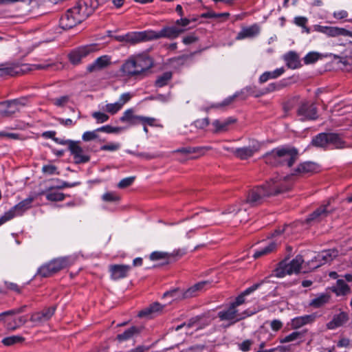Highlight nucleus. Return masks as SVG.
Instances as JSON below:
<instances>
[{"label":"nucleus","mask_w":352,"mask_h":352,"mask_svg":"<svg viewBox=\"0 0 352 352\" xmlns=\"http://www.w3.org/2000/svg\"><path fill=\"white\" fill-rule=\"evenodd\" d=\"M217 316L221 321H228L229 325H232L246 317L245 314L239 313L238 309L232 304L219 311Z\"/></svg>","instance_id":"nucleus-7"},{"label":"nucleus","mask_w":352,"mask_h":352,"mask_svg":"<svg viewBox=\"0 0 352 352\" xmlns=\"http://www.w3.org/2000/svg\"><path fill=\"white\" fill-rule=\"evenodd\" d=\"M122 107L120 106V104L116 102L114 103H109L107 104L104 107V110L113 115L116 113L118 111H120Z\"/></svg>","instance_id":"nucleus-51"},{"label":"nucleus","mask_w":352,"mask_h":352,"mask_svg":"<svg viewBox=\"0 0 352 352\" xmlns=\"http://www.w3.org/2000/svg\"><path fill=\"white\" fill-rule=\"evenodd\" d=\"M91 116L93 118H94L96 120L97 123L105 122L109 118L108 115H107L104 113L100 112V111L94 112Z\"/></svg>","instance_id":"nucleus-56"},{"label":"nucleus","mask_w":352,"mask_h":352,"mask_svg":"<svg viewBox=\"0 0 352 352\" xmlns=\"http://www.w3.org/2000/svg\"><path fill=\"white\" fill-rule=\"evenodd\" d=\"M260 32V28L258 25L254 24L250 27L243 28L239 32L236 38L243 39L245 38H252L258 35Z\"/></svg>","instance_id":"nucleus-35"},{"label":"nucleus","mask_w":352,"mask_h":352,"mask_svg":"<svg viewBox=\"0 0 352 352\" xmlns=\"http://www.w3.org/2000/svg\"><path fill=\"white\" fill-rule=\"evenodd\" d=\"M55 307H51L36 312L31 316L30 320L34 322H43L48 320L54 314Z\"/></svg>","instance_id":"nucleus-25"},{"label":"nucleus","mask_w":352,"mask_h":352,"mask_svg":"<svg viewBox=\"0 0 352 352\" xmlns=\"http://www.w3.org/2000/svg\"><path fill=\"white\" fill-rule=\"evenodd\" d=\"M270 281L267 280V278H265L264 280H261L259 283H255L251 287L247 288L245 291H243L240 295H239L235 300L232 302L231 304L234 305V307L236 309L237 307L240 306L241 305L243 304L245 302V297L251 293L256 291L257 289L261 287V286L264 285L265 284H269Z\"/></svg>","instance_id":"nucleus-17"},{"label":"nucleus","mask_w":352,"mask_h":352,"mask_svg":"<svg viewBox=\"0 0 352 352\" xmlns=\"http://www.w3.org/2000/svg\"><path fill=\"white\" fill-rule=\"evenodd\" d=\"M102 199L106 202H117L120 197L114 192H107L102 195Z\"/></svg>","instance_id":"nucleus-50"},{"label":"nucleus","mask_w":352,"mask_h":352,"mask_svg":"<svg viewBox=\"0 0 352 352\" xmlns=\"http://www.w3.org/2000/svg\"><path fill=\"white\" fill-rule=\"evenodd\" d=\"M311 144L320 148H325L331 144L335 148H342L344 147L345 142L338 133H320L313 138Z\"/></svg>","instance_id":"nucleus-5"},{"label":"nucleus","mask_w":352,"mask_h":352,"mask_svg":"<svg viewBox=\"0 0 352 352\" xmlns=\"http://www.w3.org/2000/svg\"><path fill=\"white\" fill-rule=\"evenodd\" d=\"M304 260L301 255H297L293 260L289 262L291 268L294 271V274H298L300 272L302 264Z\"/></svg>","instance_id":"nucleus-45"},{"label":"nucleus","mask_w":352,"mask_h":352,"mask_svg":"<svg viewBox=\"0 0 352 352\" xmlns=\"http://www.w3.org/2000/svg\"><path fill=\"white\" fill-rule=\"evenodd\" d=\"M230 16L228 12L216 13L213 11H210L201 14L202 18H220L225 17L228 18Z\"/></svg>","instance_id":"nucleus-54"},{"label":"nucleus","mask_w":352,"mask_h":352,"mask_svg":"<svg viewBox=\"0 0 352 352\" xmlns=\"http://www.w3.org/2000/svg\"><path fill=\"white\" fill-rule=\"evenodd\" d=\"M184 31L185 29L180 28L177 26H166L159 32L151 30V41L161 38L174 39L178 37Z\"/></svg>","instance_id":"nucleus-11"},{"label":"nucleus","mask_w":352,"mask_h":352,"mask_svg":"<svg viewBox=\"0 0 352 352\" xmlns=\"http://www.w3.org/2000/svg\"><path fill=\"white\" fill-rule=\"evenodd\" d=\"M143 329L142 327L131 326L126 329L123 333H119L116 336V340L119 342L127 341L139 336Z\"/></svg>","instance_id":"nucleus-22"},{"label":"nucleus","mask_w":352,"mask_h":352,"mask_svg":"<svg viewBox=\"0 0 352 352\" xmlns=\"http://www.w3.org/2000/svg\"><path fill=\"white\" fill-rule=\"evenodd\" d=\"M320 57V54L317 52H311L308 53L304 58L305 64H311L316 62Z\"/></svg>","instance_id":"nucleus-53"},{"label":"nucleus","mask_w":352,"mask_h":352,"mask_svg":"<svg viewBox=\"0 0 352 352\" xmlns=\"http://www.w3.org/2000/svg\"><path fill=\"white\" fill-rule=\"evenodd\" d=\"M42 172L50 175H59V172L57 171V167L51 164L44 165L42 168Z\"/></svg>","instance_id":"nucleus-57"},{"label":"nucleus","mask_w":352,"mask_h":352,"mask_svg":"<svg viewBox=\"0 0 352 352\" xmlns=\"http://www.w3.org/2000/svg\"><path fill=\"white\" fill-rule=\"evenodd\" d=\"M127 152L131 155H134L137 157H142L146 160H152L157 157V155L156 154H151L148 153H136L132 151H128Z\"/></svg>","instance_id":"nucleus-59"},{"label":"nucleus","mask_w":352,"mask_h":352,"mask_svg":"<svg viewBox=\"0 0 352 352\" xmlns=\"http://www.w3.org/2000/svg\"><path fill=\"white\" fill-rule=\"evenodd\" d=\"M331 299V296L329 293H321L318 294L313 298L310 302L309 306L315 309H318L324 307L329 303Z\"/></svg>","instance_id":"nucleus-28"},{"label":"nucleus","mask_w":352,"mask_h":352,"mask_svg":"<svg viewBox=\"0 0 352 352\" xmlns=\"http://www.w3.org/2000/svg\"><path fill=\"white\" fill-rule=\"evenodd\" d=\"M244 206L243 203L240 204L239 205H232L229 206L223 213V214H237L238 212H241L242 210H244V212L246 211L247 208L242 206Z\"/></svg>","instance_id":"nucleus-49"},{"label":"nucleus","mask_w":352,"mask_h":352,"mask_svg":"<svg viewBox=\"0 0 352 352\" xmlns=\"http://www.w3.org/2000/svg\"><path fill=\"white\" fill-rule=\"evenodd\" d=\"M98 6L96 0L79 1L69 9L60 19V25L64 30L71 29L85 21Z\"/></svg>","instance_id":"nucleus-1"},{"label":"nucleus","mask_w":352,"mask_h":352,"mask_svg":"<svg viewBox=\"0 0 352 352\" xmlns=\"http://www.w3.org/2000/svg\"><path fill=\"white\" fill-rule=\"evenodd\" d=\"M141 116H136L134 114L133 109L126 110L120 120L122 122L128 123L131 126L136 125L140 123Z\"/></svg>","instance_id":"nucleus-32"},{"label":"nucleus","mask_w":352,"mask_h":352,"mask_svg":"<svg viewBox=\"0 0 352 352\" xmlns=\"http://www.w3.org/2000/svg\"><path fill=\"white\" fill-rule=\"evenodd\" d=\"M27 322V318L25 316L19 317L17 319H15L12 322H8L7 324V329L11 331H14L19 328V327L25 324Z\"/></svg>","instance_id":"nucleus-47"},{"label":"nucleus","mask_w":352,"mask_h":352,"mask_svg":"<svg viewBox=\"0 0 352 352\" xmlns=\"http://www.w3.org/2000/svg\"><path fill=\"white\" fill-rule=\"evenodd\" d=\"M335 210L336 208L331 206V200H329L326 204L320 206L311 213L305 221L307 223H318L333 213Z\"/></svg>","instance_id":"nucleus-10"},{"label":"nucleus","mask_w":352,"mask_h":352,"mask_svg":"<svg viewBox=\"0 0 352 352\" xmlns=\"http://www.w3.org/2000/svg\"><path fill=\"white\" fill-rule=\"evenodd\" d=\"M98 131L97 129L91 131H86L82 134V139L85 142L94 140L98 138Z\"/></svg>","instance_id":"nucleus-52"},{"label":"nucleus","mask_w":352,"mask_h":352,"mask_svg":"<svg viewBox=\"0 0 352 352\" xmlns=\"http://www.w3.org/2000/svg\"><path fill=\"white\" fill-rule=\"evenodd\" d=\"M298 151L291 146L277 147L267 153L263 159L266 164L272 166H284L292 167L298 159Z\"/></svg>","instance_id":"nucleus-4"},{"label":"nucleus","mask_w":352,"mask_h":352,"mask_svg":"<svg viewBox=\"0 0 352 352\" xmlns=\"http://www.w3.org/2000/svg\"><path fill=\"white\" fill-rule=\"evenodd\" d=\"M164 306L155 302L151 304L148 307L139 311L138 316L140 318H151L163 310Z\"/></svg>","instance_id":"nucleus-21"},{"label":"nucleus","mask_w":352,"mask_h":352,"mask_svg":"<svg viewBox=\"0 0 352 352\" xmlns=\"http://www.w3.org/2000/svg\"><path fill=\"white\" fill-rule=\"evenodd\" d=\"M111 56L104 55L96 58L94 62L87 67V72L91 73L100 71L108 67L111 64Z\"/></svg>","instance_id":"nucleus-19"},{"label":"nucleus","mask_w":352,"mask_h":352,"mask_svg":"<svg viewBox=\"0 0 352 352\" xmlns=\"http://www.w3.org/2000/svg\"><path fill=\"white\" fill-rule=\"evenodd\" d=\"M32 201V198H28L21 201L3 214L4 219L6 221H8L16 216L22 215L25 211L31 207Z\"/></svg>","instance_id":"nucleus-12"},{"label":"nucleus","mask_w":352,"mask_h":352,"mask_svg":"<svg viewBox=\"0 0 352 352\" xmlns=\"http://www.w3.org/2000/svg\"><path fill=\"white\" fill-rule=\"evenodd\" d=\"M287 83L285 80H280L279 82H272L267 85L263 91H260V94H256L255 97H259L267 93L273 92L275 91L280 90L285 87Z\"/></svg>","instance_id":"nucleus-38"},{"label":"nucleus","mask_w":352,"mask_h":352,"mask_svg":"<svg viewBox=\"0 0 352 352\" xmlns=\"http://www.w3.org/2000/svg\"><path fill=\"white\" fill-rule=\"evenodd\" d=\"M208 284V281H201L195 284L182 293V298H190L198 296L204 291L205 287Z\"/></svg>","instance_id":"nucleus-24"},{"label":"nucleus","mask_w":352,"mask_h":352,"mask_svg":"<svg viewBox=\"0 0 352 352\" xmlns=\"http://www.w3.org/2000/svg\"><path fill=\"white\" fill-rule=\"evenodd\" d=\"M315 30L318 32L324 33L329 36H338L340 35L352 36V32L347 30L344 28L338 27H327L317 25L315 27Z\"/></svg>","instance_id":"nucleus-16"},{"label":"nucleus","mask_w":352,"mask_h":352,"mask_svg":"<svg viewBox=\"0 0 352 352\" xmlns=\"http://www.w3.org/2000/svg\"><path fill=\"white\" fill-rule=\"evenodd\" d=\"M15 104L10 100L0 102V116L10 117L17 112Z\"/></svg>","instance_id":"nucleus-31"},{"label":"nucleus","mask_w":352,"mask_h":352,"mask_svg":"<svg viewBox=\"0 0 352 352\" xmlns=\"http://www.w3.org/2000/svg\"><path fill=\"white\" fill-rule=\"evenodd\" d=\"M97 131H98V132H104L107 133H114L120 132V127H113L110 125H105V126H102L100 128H98Z\"/></svg>","instance_id":"nucleus-58"},{"label":"nucleus","mask_w":352,"mask_h":352,"mask_svg":"<svg viewBox=\"0 0 352 352\" xmlns=\"http://www.w3.org/2000/svg\"><path fill=\"white\" fill-rule=\"evenodd\" d=\"M331 290L337 296H346L350 292L349 286L342 279H338L336 285L331 287Z\"/></svg>","instance_id":"nucleus-39"},{"label":"nucleus","mask_w":352,"mask_h":352,"mask_svg":"<svg viewBox=\"0 0 352 352\" xmlns=\"http://www.w3.org/2000/svg\"><path fill=\"white\" fill-rule=\"evenodd\" d=\"M54 189H56L55 186H50L45 191L41 192V194L45 195L46 199L50 201H61L64 200L66 195L62 192L54 191Z\"/></svg>","instance_id":"nucleus-34"},{"label":"nucleus","mask_w":352,"mask_h":352,"mask_svg":"<svg viewBox=\"0 0 352 352\" xmlns=\"http://www.w3.org/2000/svg\"><path fill=\"white\" fill-rule=\"evenodd\" d=\"M285 72V69L280 67L272 72H265L259 77L258 82L263 84L270 79H274L280 76Z\"/></svg>","instance_id":"nucleus-40"},{"label":"nucleus","mask_w":352,"mask_h":352,"mask_svg":"<svg viewBox=\"0 0 352 352\" xmlns=\"http://www.w3.org/2000/svg\"><path fill=\"white\" fill-rule=\"evenodd\" d=\"M208 150L206 147H183L181 148H178L175 151L177 153H180L183 154H195L194 158L198 157L201 155H203L205 153V151Z\"/></svg>","instance_id":"nucleus-37"},{"label":"nucleus","mask_w":352,"mask_h":352,"mask_svg":"<svg viewBox=\"0 0 352 352\" xmlns=\"http://www.w3.org/2000/svg\"><path fill=\"white\" fill-rule=\"evenodd\" d=\"M348 320V314L341 311L338 314L333 316V319L327 323V327L329 329H335L344 324Z\"/></svg>","instance_id":"nucleus-26"},{"label":"nucleus","mask_w":352,"mask_h":352,"mask_svg":"<svg viewBox=\"0 0 352 352\" xmlns=\"http://www.w3.org/2000/svg\"><path fill=\"white\" fill-rule=\"evenodd\" d=\"M204 318V315L196 316L195 317L191 318L188 322H184L180 325H178L176 328V331H179L182 328L186 327L188 329L192 328L195 326H197L199 324L200 321Z\"/></svg>","instance_id":"nucleus-43"},{"label":"nucleus","mask_w":352,"mask_h":352,"mask_svg":"<svg viewBox=\"0 0 352 352\" xmlns=\"http://www.w3.org/2000/svg\"><path fill=\"white\" fill-rule=\"evenodd\" d=\"M289 258V256L278 263L277 267L274 270L275 276L278 278H283L286 275L294 274V270H292L288 262Z\"/></svg>","instance_id":"nucleus-23"},{"label":"nucleus","mask_w":352,"mask_h":352,"mask_svg":"<svg viewBox=\"0 0 352 352\" xmlns=\"http://www.w3.org/2000/svg\"><path fill=\"white\" fill-rule=\"evenodd\" d=\"M316 320L314 314L298 316L292 320L291 326L293 329H297L301 327L312 323Z\"/></svg>","instance_id":"nucleus-30"},{"label":"nucleus","mask_w":352,"mask_h":352,"mask_svg":"<svg viewBox=\"0 0 352 352\" xmlns=\"http://www.w3.org/2000/svg\"><path fill=\"white\" fill-rule=\"evenodd\" d=\"M306 331H305V330L302 331H294L292 333L289 334L288 336H287L284 338H280L279 342L281 344H284V343L295 341L298 339H301L304 337Z\"/></svg>","instance_id":"nucleus-44"},{"label":"nucleus","mask_w":352,"mask_h":352,"mask_svg":"<svg viewBox=\"0 0 352 352\" xmlns=\"http://www.w3.org/2000/svg\"><path fill=\"white\" fill-rule=\"evenodd\" d=\"M210 124L209 119L208 118L198 119L194 122V125L196 128L199 129H204L207 127Z\"/></svg>","instance_id":"nucleus-60"},{"label":"nucleus","mask_w":352,"mask_h":352,"mask_svg":"<svg viewBox=\"0 0 352 352\" xmlns=\"http://www.w3.org/2000/svg\"><path fill=\"white\" fill-rule=\"evenodd\" d=\"M191 22V20L190 19L187 18H181L180 19H178L175 21V26L183 28L188 25Z\"/></svg>","instance_id":"nucleus-64"},{"label":"nucleus","mask_w":352,"mask_h":352,"mask_svg":"<svg viewBox=\"0 0 352 352\" xmlns=\"http://www.w3.org/2000/svg\"><path fill=\"white\" fill-rule=\"evenodd\" d=\"M338 252L336 250L329 249L320 252L315 258L321 265L333 261L338 256Z\"/></svg>","instance_id":"nucleus-29"},{"label":"nucleus","mask_w":352,"mask_h":352,"mask_svg":"<svg viewBox=\"0 0 352 352\" xmlns=\"http://www.w3.org/2000/svg\"><path fill=\"white\" fill-rule=\"evenodd\" d=\"M184 253L180 250H174L173 252H153L150 254V259L152 261H157L160 259H166L169 261L176 256L181 257Z\"/></svg>","instance_id":"nucleus-27"},{"label":"nucleus","mask_w":352,"mask_h":352,"mask_svg":"<svg viewBox=\"0 0 352 352\" xmlns=\"http://www.w3.org/2000/svg\"><path fill=\"white\" fill-rule=\"evenodd\" d=\"M24 338L20 336H12L3 339L2 343L5 346H12L16 343H20L24 341Z\"/></svg>","instance_id":"nucleus-48"},{"label":"nucleus","mask_w":352,"mask_h":352,"mask_svg":"<svg viewBox=\"0 0 352 352\" xmlns=\"http://www.w3.org/2000/svg\"><path fill=\"white\" fill-rule=\"evenodd\" d=\"M297 115L302 121L315 120L318 118L317 108L309 101H302L297 109Z\"/></svg>","instance_id":"nucleus-9"},{"label":"nucleus","mask_w":352,"mask_h":352,"mask_svg":"<svg viewBox=\"0 0 352 352\" xmlns=\"http://www.w3.org/2000/svg\"><path fill=\"white\" fill-rule=\"evenodd\" d=\"M285 60L289 68L296 69L300 66L298 54L294 52H289L285 55Z\"/></svg>","instance_id":"nucleus-41"},{"label":"nucleus","mask_w":352,"mask_h":352,"mask_svg":"<svg viewBox=\"0 0 352 352\" xmlns=\"http://www.w3.org/2000/svg\"><path fill=\"white\" fill-rule=\"evenodd\" d=\"M69 151L74 157L75 163L82 164L89 161V156L84 154V151L80 146V142L74 141L70 142Z\"/></svg>","instance_id":"nucleus-15"},{"label":"nucleus","mask_w":352,"mask_h":352,"mask_svg":"<svg viewBox=\"0 0 352 352\" xmlns=\"http://www.w3.org/2000/svg\"><path fill=\"white\" fill-rule=\"evenodd\" d=\"M98 50L97 44H91L79 47L72 50L68 55L69 61L73 65H78L81 60L92 52Z\"/></svg>","instance_id":"nucleus-8"},{"label":"nucleus","mask_w":352,"mask_h":352,"mask_svg":"<svg viewBox=\"0 0 352 352\" xmlns=\"http://www.w3.org/2000/svg\"><path fill=\"white\" fill-rule=\"evenodd\" d=\"M126 43L132 45L143 41H151V30L129 32L126 34Z\"/></svg>","instance_id":"nucleus-18"},{"label":"nucleus","mask_w":352,"mask_h":352,"mask_svg":"<svg viewBox=\"0 0 352 352\" xmlns=\"http://www.w3.org/2000/svg\"><path fill=\"white\" fill-rule=\"evenodd\" d=\"M319 171V166L313 162L300 163L293 170L294 175L302 176L312 175Z\"/></svg>","instance_id":"nucleus-14"},{"label":"nucleus","mask_w":352,"mask_h":352,"mask_svg":"<svg viewBox=\"0 0 352 352\" xmlns=\"http://www.w3.org/2000/svg\"><path fill=\"white\" fill-rule=\"evenodd\" d=\"M278 248V243L275 241L270 242L267 246L256 250L254 254L253 257L254 258H258L260 257L268 255L276 250Z\"/></svg>","instance_id":"nucleus-36"},{"label":"nucleus","mask_w":352,"mask_h":352,"mask_svg":"<svg viewBox=\"0 0 352 352\" xmlns=\"http://www.w3.org/2000/svg\"><path fill=\"white\" fill-rule=\"evenodd\" d=\"M70 265L71 261L69 257L56 258L42 265L38 270V274L41 277H49Z\"/></svg>","instance_id":"nucleus-6"},{"label":"nucleus","mask_w":352,"mask_h":352,"mask_svg":"<svg viewBox=\"0 0 352 352\" xmlns=\"http://www.w3.org/2000/svg\"><path fill=\"white\" fill-rule=\"evenodd\" d=\"M236 121V120L232 117L227 118L223 122H221L219 120H215L212 122V126L214 127V133H219L227 131L228 130V126L230 124L235 123Z\"/></svg>","instance_id":"nucleus-33"},{"label":"nucleus","mask_w":352,"mask_h":352,"mask_svg":"<svg viewBox=\"0 0 352 352\" xmlns=\"http://www.w3.org/2000/svg\"><path fill=\"white\" fill-rule=\"evenodd\" d=\"M132 97H133V95L131 93H129V92L124 93L120 96L118 102L122 107L124 106V104H125L126 102H128L132 98Z\"/></svg>","instance_id":"nucleus-62"},{"label":"nucleus","mask_w":352,"mask_h":352,"mask_svg":"<svg viewBox=\"0 0 352 352\" xmlns=\"http://www.w3.org/2000/svg\"><path fill=\"white\" fill-rule=\"evenodd\" d=\"M24 70L19 66L0 67V76H15L23 74Z\"/></svg>","instance_id":"nucleus-42"},{"label":"nucleus","mask_w":352,"mask_h":352,"mask_svg":"<svg viewBox=\"0 0 352 352\" xmlns=\"http://www.w3.org/2000/svg\"><path fill=\"white\" fill-rule=\"evenodd\" d=\"M135 179V176L124 178L121 179L120 182L118 184V187L121 189L127 188L133 183Z\"/></svg>","instance_id":"nucleus-55"},{"label":"nucleus","mask_w":352,"mask_h":352,"mask_svg":"<svg viewBox=\"0 0 352 352\" xmlns=\"http://www.w3.org/2000/svg\"><path fill=\"white\" fill-rule=\"evenodd\" d=\"M172 78V73L166 72L162 74V75L157 77L155 81V85L158 87H162L166 85L168 81Z\"/></svg>","instance_id":"nucleus-46"},{"label":"nucleus","mask_w":352,"mask_h":352,"mask_svg":"<svg viewBox=\"0 0 352 352\" xmlns=\"http://www.w3.org/2000/svg\"><path fill=\"white\" fill-rule=\"evenodd\" d=\"M289 189L290 187L285 185L284 182H281L278 179H272L270 181L267 182L265 184L252 189L248 192L243 204L244 205L248 204L251 207L257 206L264 201L265 197L276 195L287 191Z\"/></svg>","instance_id":"nucleus-2"},{"label":"nucleus","mask_w":352,"mask_h":352,"mask_svg":"<svg viewBox=\"0 0 352 352\" xmlns=\"http://www.w3.org/2000/svg\"><path fill=\"white\" fill-rule=\"evenodd\" d=\"M153 65V58L146 54L133 55L124 61L120 72L122 76L137 78L144 75Z\"/></svg>","instance_id":"nucleus-3"},{"label":"nucleus","mask_w":352,"mask_h":352,"mask_svg":"<svg viewBox=\"0 0 352 352\" xmlns=\"http://www.w3.org/2000/svg\"><path fill=\"white\" fill-rule=\"evenodd\" d=\"M120 144L119 143L111 142L108 144L103 145L100 147V150L102 151H115L120 148Z\"/></svg>","instance_id":"nucleus-61"},{"label":"nucleus","mask_w":352,"mask_h":352,"mask_svg":"<svg viewBox=\"0 0 352 352\" xmlns=\"http://www.w3.org/2000/svg\"><path fill=\"white\" fill-rule=\"evenodd\" d=\"M69 101V97L67 96H63L60 98H57L53 100V103L58 107L65 106Z\"/></svg>","instance_id":"nucleus-63"},{"label":"nucleus","mask_w":352,"mask_h":352,"mask_svg":"<svg viewBox=\"0 0 352 352\" xmlns=\"http://www.w3.org/2000/svg\"><path fill=\"white\" fill-rule=\"evenodd\" d=\"M260 146L258 144L250 145L242 148L236 149L224 147V149L231 151L237 158L245 160L254 155V154L258 151Z\"/></svg>","instance_id":"nucleus-13"},{"label":"nucleus","mask_w":352,"mask_h":352,"mask_svg":"<svg viewBox=\"0 0 352 352\" xmlns=\"http://www.w3.org/2000/svg\"><path fill=\"white\" fill-rule=\"evenodd\" d=\"M130 270L131 266L128 265H111L109 266L111 278L115 280L126 278Z\"/></svg>","instance_id":"nucleus-20"}]
</instances>
